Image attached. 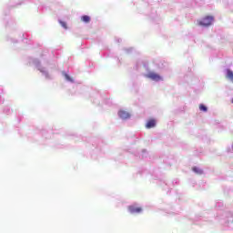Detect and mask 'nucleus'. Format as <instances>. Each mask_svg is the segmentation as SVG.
I'll return each instance as SVG.
<instances>
[{
    "label": "nucleus",
    "instance_id": "20e7f679",
    "mask_svg": "<svg viewBox=\"0 0 233 233\" xmlns=\"http://www.w3.org/2000/svg\"><path fill=\"white\" fill-rule=\"evenodd\" d=\"M118 116L121 117V119H128V117H130V114L123 110L118 112Z\"/></svg>",
    "mask_w": 233,
    "mask_h": 233
},
{
    "label": "nucleus",
    "instance_id": "39448f33",
    "mask_svg": "<svg viewBox=\"0 0 233 233\" xmlns=\"http://www.w3.org/2000/svg\"><path fill=\"white\" fill-rule=\"evenodd\" d=\"M156 127V119H149L146 124V128H154Z\"/></svg>",
    "mask_w": 233,
    "mask_h": 233
},
{
    "label": "nucleus",
    "instance_id": "1a4fd4ad",
    "mask_svg": "<svg viewBox=\"0 0 233 233\" xmlns=\"http://www.w3.org/2000/svg\"><path fill=\"white\" fill-rule=\"evenodd\" d=\"M199 110H201L202 112H207V110H208L207 106L201 104L199 106Z\"/></svg>",
    "mask_w": 233,
    "mask_h": 233
},
{
    "label": "nucleus",
    "instance_id": "f257e3e1",
    "mask_svg": "<svg viewBox=\"0 0 233 233\" xmlns=\"http://www.w3.org/2000/svg\"><path fill=\"white\" fill-rule=\"evenodd\" d=\"M212 23H214V16L212 15H207L202 18V20L198 21V25H199V26H210Z\"/></svg>",
    "mask_w": 233,
    "mask_h": 233
},
{
    "label": "nucleus",
    "instance_id": "9b49d317",
    "mask_svg": "<svg viewBox=\"0 0 233 233\" xmlns=\"http://www.w3.org/2000/svg\"><path fill=\"white\" fill-rule=\"evenodd\" d=\"M66 79L67 81H72V78H71L70 76H68V75H66Z\"/></svg>",
    "mask_w": 233,
    "mask_h": 233
},
{
    "label": "nucleus",
    "instance_id": "f8f14e48",
    "mask_svg": "<svg viewBox=\"0 0 233 233\" xmlns=\"http://www.w3.org/2000/svg\"><path fill=\"white\" fill-rule=\"evenodd\" d=\"M231 103L233 104V98L231 99Z\"/></svg>",
    "mask_w": 233,
    "mask_h": 233
},
{
    "label": "nucleus",
    "instance_id": "7ed1b4c3",
    "mask_svg": "<svg viewBox=\"0 0 233 233\" xmlns=\"http://www.w3.org/2000/svg\"><path fill=\"white\" fill-rule=\"evenodd\" d=\"M128 210H129L130 214H141V212H143V208L129 206Z\"/></svg>",
    "mask_w": 233,
    "mask_h": 233
},
{
    "label": "nucleus",
    "instance_id": "6e6552de",
    "mask_svg": "<svg viewBox=\"0 0 233 233\" xmlns=\"http://www.w3.org/2000/svg\"><path fill=\"white\" fill-rule=\"evenodd\" d=\"M81 21H82L83 23H89V22H90V16H88V15H83V16L81 17Z\"/></svg>",
    "mask_w": 233,
    "mask_h": 233
},
{
    "label": "nucleus",
    "instance_id": "9d476101",
    "mask_svg": "<svg viewBox=\"0 0 233 233\" xmlns=\"http://www.w3.org/2000/svg\"><path fill=\"white\" fill-rule=\"evenodd\" d=\"M60 25H61V26H63V28H67V26H66V22H63V21H60Z\"/></svg>",
    "mask_w": 233,
    "mask_h": 233
},
{
    "label": "nucleus",
    "instance_id": "423d86ee",
    "mask_svg": "<svg viewBox=\"0 0 233 233\" xmlns=\"http://www.w3.org/2000/svg\"><path fill=\"white\" fill-rule=\"evenodd\" d=\"M227 79H229L230 81H233V72L230 69H227Z\"/></svg>",
    "mask_w": 233,
    "mask_h": 233
},
{
    "label": "nucleus",
    "instance_id": "f03ea898",
    "mask_svg": "<svg viewBox=\"0 0 233 233\" xmlns=\"http://www.w3.org/2000/svg\"><path fill=\"white\" fill-rule=\"evenodd\" d=\"M146 77H148V79H152V81H162L163 77L159 76L157 73L150 72L148 73Z\"/></svg>",
    "mask_w": 233,
    "mask_h": 233
},
{
    "label": "nucleus",
    "instance_id": "0eeeda50",
    "mask_svg": "<svg viewBox=\"0 0 233 233\" xmlns=\"http://www.w3.org/2000/svg\"><path fill=\"white\" fill-rule=\"evenodd\" d=\"M193 172H195V174H198L199 176H201V174H203V170L198 167H192Z\"/></svg>",
    "mask_w": 233,
    "mask_h": 233
}]
</instances>
